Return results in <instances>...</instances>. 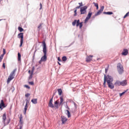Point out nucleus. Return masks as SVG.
<instances>
[{
    "label": "nucleus",
    "mask_w": 129,
    "mask_h": 129,
    "mask_svg": "<svg viewBox=\"0 0 129 129\" xmlns=\"http://www.w3.org/2000/svg\"><path fill=\"white\" fill-rule=\"evenodd\" d=\"M3 68H4V69H6V65H5V63H3Z\"/></svg>",
    "instance_id": "nucleus-41"
},
{
    "label": "nucleus",
    "mask_w": 129,
    "mask_h": 129,
    "mask_svg": "<svg viewBox=\"0 0 129 129\" xmlns=\"http://www.w3.org/2000/svg\"><path fill=\"white\" fill-rule=\"evenodd\" d=\"M42 44H43V56L41 58L39 63L41 64L42 62H46L47 61V46L46 45V42L45 41H42Z\"/></svg>",
    "instance_id": "nucleus-2"
},
{
    "label": "nucleus",
    "mask_w": 129,
    "mask_h": 129,
    "mask_svg": "<svg viewBox=\"0 0 129 129\" xmlns=\"http://www.w3.org/2000/svg\"><path fill=\"white\" fill-rule=\"evenodd\" d=\"M33 74L31 73V74L29 76V79H32L33 78Z\"/></svg>",
    "instance_id": "nucleus-34"
},
{
    "label": "nucleus",
    "mask_w": 129,
    "mask_h": 129,
    "mask_svg": "<svg viewBox=\"0 0 129 129\" xmlns=\"http://www.w3.org/2000/svg\"><path fill=\"white\" fill-rule=\"evenodd\" d=\"M52 102H53V98L50 99V100H49L48 106H49V107H51V108H54V104H53Z\"/></svg>",
    "instance_id": "nucleus-15"
},
{
    "label": "nucleus",
    "mask_w": 129,
    "mask_h": 129,
    "mask_svg": "<svg viewBox=\"0 0 129 129\" xmlns=\"http://www.w3.org/2000/svg\"><path fill=\"white\" fill-rule=\"evenodd\" d=\"M34 71H35V67L32 68L31 73L34 74Z\"/></svg>",
    "instance_id": "nucleus-31"
},
{
    "label": "nucleus",
    "mask_w": 129,
    "mask_h": 129,
    "mask_svg": "<svg viewBox=\"0 0 129 129\" xmlns=\"http://www.w3.org/2000/svg\"><path fill=\"white\" fill-rule=\"evenodd\" d=\"M12 88H14V87H13V86H12Z\"/></svg>",
    "instance_id": "nucleus-48"
},
{
    "label": "nucleus",
    "mask_w": 129,
    "mask_h": 129,
    "mask_svg": "<svg viewBox=\"0 0 129 129\" xmlns=\"http://www.w3.org/2000/svg\"><path fill=\"white\" fill-rule=\"evenodd\" d=\"M15 73H16V70H14L9 75L8 79L7 80V83L9 84L15 78Z\"/></svg>",
    "instance_id": "nucleus-5"
},
{
    "label": "nucleus",
    "mask_w": 129,
    "mask_h": 129,
    "mask_svg": "<svg viewBox=\"0 0 129 129\" xmlns=\"http://www.w3.org/2000/svg\"><path fill=\"white\" fill-rule=\"evenodd\" d=\"M31 102H32V103H33L34 104H37V103H38V99H32L31 100Z\"/></svg>",
    "instance_id": "nucleus-20"
},
{
    "label": "nucleus",
    "mask_w": 129,
    "mask_h": 129,
    "mask_svg": "<svg viewBox=\"0 0 129 129\" xmlns=\"http://www.w3.org/2000/svg\"><path fill=\"white\" fill-rule=\"evenodd\" d=\"M26 100V105H25L24 110V114H26L27 112V109H28V105L30 103V100H28V99H27Z\"/></svg>",
    "instance_id": "nucleus-10"
},
{
    "label": "nucleus",
    "mask_w": 129,
    "mask_h": 129,
    "mask_svg": "<svg viewBox=\"0 0 129 129\" xmlns=\"http://www.w3.org/2000/svg\"><path fill=\"white\" fill-rule=\"evenodd\" d=\"M57 91L58 92V95H61L62 93V89H58Z\"/></svg>",
    "instance_id": "nucleus-23"
},
{
    "label": "nucleus",
    "mask_w": 129,
    "mask_h": 129,
    "mask_svg": "<svg viewBox=\"0 0 129 129\" xmlns=\"http://www.w3.org/2000/svg\"><path fill=\"white\" fill-rule=\"evenodd\" d=\"M3 21V19H0V21Z\"/></svg>",
    "instance_id": "nucleus-47"
},
{
    "label": "nucleus",
    "mask_w": 129,
    "mask_h": 129,
    "mask_svg": "<svg viewBox=\"0 0 129 129\" xmlns=\"http://www.w3.org/2000/svg\"><path fill=\"white\" fill-rule=\"evenodd\" d=\"M18 61H21V53L20 52L18 53Z\"/></svg>",
    "instance_id": "nucleus-25"
},
{
    "label": "nucleus",
    "mask_w": 129,
    "mask_h": 129,
    "mask_svg": "<svg viewBox=\"0 0 129 129\" xmlns=\"http://www.w3.org/2000/svg\"><path fill=\"white\" fill-rule=\"evenodd\" d=\"M117 69L119 74H122V73H123V67L121 63H118L117 64Z\"/></svg>",
    "instance_id": "nucleus-8"
},
{
    "label": "nucleus",
    "mask_w": 129,
    "mask_h": 129,
    "mask_svg": "<svg viewBox=\"0 0 129 129\" xmlns=\"http://www.w3.org/2000/svg\"><path fill=\"white\" fill-rule=\"evenodd\" d=\"M93 5H94L95 7H96V10H98V8H99V7H98V4L95 3L94 2L93 3Z\"/></svg>",
    "instance_id": "nucleus-26"
},
{
    "label": "nucleus",
    "mask_w": 129,
    "mask_h": 129,
    "mask_svg": "<svg viewBox=\"0 0 129 129\" xmlns=\"http://www.w3.org/2000/svg\"><path fill=\"white\" fill-rule=\"evenodd\" d=\"M63 101H64V100H63V96H60L59 105H62V104L63 103Z\"/></svg>",
    "instance_id": "nucleus-21"
},
{
    "label": "nucleus",
    "mask_w": 129,
    "mask_h": 129,
    "mask_svg": "<svg viewBox=\"0 0 129 129\" xmlns=\"http://www.w3.org/2000/svg\"><path fill=\"white\" fill-rule=\"evenodd\" d=\"M108 68H109V66H108L107 68L105 69V73H107V71H108Z\"/></svg>",
    "instance_id": "nucleus-40"
},
{
    "label": "nucleus",
    "mask_w": 129,
    "mask_h": 129,
    "mask_svg": "<svg viewBox=\"0 0 129 129\" xmlns=\"http://www.w3.org/2000/svg\"><path fill=\"white\" fill-rule=\"evenodd\" d=\"M75 14H74V17H76L77 16V9H76L74 11Z\"/></svg>",
    "instance_id": "nucleus-33"
},
{
    "label": "nucleus",
    "mask_w": 129,
    "mask_h": 129,
    "mask_svg": "<svg viewBox=\"0 0 129 129\" xmlns=\"http://www.w3.org/2000/svg\"><path fill=\"white\" fill-rule=\"evenodd\" d=\"M112 82H113V79L112 77L109 76V75H104L103 83L104 87L106 86V83H107L109 88H110V89H113V88H114V85H113Z\"/></svg>",
    "instance_id": "nucleus-1"
},
{
    "label": "nucleus",
    "mask_w": 129,
    "mask_h": 129,
    "mask_svg": "<svg viewBox=\"0 0 129 129\" xmlns=\"http://www.w3.org/2000/svg\"><path fill=\"white\" fill-rule=\"evenodd\" d=\"M35 53H36V51H35V52H34V53L33 57H35Z\"/></svg>",
    "instance_id": "nucleus-46"
},
{
    "label": "nucleus",
    "mask_w": 129,
    "mask_h": 129,
    "mask_svg": "<svg viewBox=\"0 0 129 129\" xmlns=\"http://www.w3.org/2000/svg\"><path fill=\"white\" fill-rule=\"evenodd\" d=\"M58 105H59V100H57L54 102V107H56V108H59V106Z\"/></svg>",
    "instance_id": "nucleus-19"
},
{
    "label": "nucleus",
    "mask_w": 129,
    "mask_h": 129,
    "mask_svg": "<svg viewBox=\"0 0 129 129\" xmlns=\"http://www.w3.org/2000/svg\"><path fill=\"white\" fill-rule=\"evenodd\" d=\"M10 121L11 119L9 118L7 119V115L6 114V113L4 114L3 115V122L5 124V125H7V124H9Z\"/></svg>",
    "instance_id": "nucleus-6"
},
{
    "label": "nucleus",
    "mask_w": 129,
    "mask_h": 129,
    "mask_svg": "<svg viewBox=\"0 0 129 129\" xmlns=\"http://www.w3.org/2000/svg\"><path fill=\"white\" fill-rule=\"evenodd\" d=\"M18 38L21 39L20 47L23 46V43H24V33H20L18 35Z\"/></svg>",
    "instance_id": "nucleus-7"
},
{
    "label": "nucleus",
    "mask_w": 129,
    "mask_h": 129,
    "mask_svg": "<svg viewBox=\"0 0 129 129\" xmlns=\"http://www.w3.org/2000/svg\"><path fill=\"white\" fill-rule=\"evenodd\" d=\"M18 30H19V32H23L24 31V29H23V28H22L21 27H18Z\"/></svg>",
    "instance_id": "nucleus-27"
},
{
    "label": "nucleus",
    "mask_w": 129,
    "mask_h": 129,
    "mask_svg": "<svg viewBox=\"0 0 129 129\" xmlns=\"http://www.w3.org/2000/svg\"><path fill=\"white\" fill-rule=\"evenodd\" d=\"M115 85L117 86H125V85H127V81L126 80H124L121 82L118 80L116 81Z\"/></svg>",
    "instance_id": "nucleus-3"
},
{
    "label": "nucleus",
    "mask_w": 129,
    "mask_h": 129,
    "mask_svg": "<svg viewBox=\"0 0 129 129\" xmlns=\"http://www.w3.org/2000/svg\"><path fill=\"white\" fill-rule=\"evenodd\" d=\"M127 54H128V50L127 49H124L122 53V55L123 56H126Z\"/></svg>",
    "instance_id": "nucleus-18"
},
{
    "label": "nucleus",
    "mask_w": 129,
    "mask_h": 129,
    "mask_svg": "<svg viewBox=\"0 0 129 129\" xmlns=\"http://www.w3.org/2000/svg\"><path fill=\"white\" fill-rule=\"evenodd\" d=\"M103 14H104V15H113V13L111 12H104Z\"/></svg>",
    "instance_id": "nucleus-22"
},
{
    "label": "nucleus",
    "mask_w": 129,
    "mask_h": 129,
    "mask_svg": "<svg viewBox=\"0 0 129 129\" xmlns=\"http://www.w3.org/2000/svg\"><path fill=\"white\" fill-rule=\"evenodd\" d=\"M6 107V105H5V103H4V100H2L0 103V109H3V108H5Z\"/></svg>",
    "instance_id": "nucleus-16"
},
{
    "label": "nucleus",
    "mask_w": 129,
    "mask_h": 129,
    "mask_svg": "<svg viewBox=\"0 0 129 129\" xmlns=\"http://www.w3.org/2000/svg\"><path fill=\"white\" fill-rule=\"evenodd\" d=\"M58 65L61 66V63H60V62H58Z\"/></svg>",
    "instance_id": "nucleus-45"
},
{
    "label": "nucleus",
    "mask_w": 129,
    "mask_h": 129,
    "mask_svg": "<svg viewBox=\"0 0 129 129\" xmlns=\"http://www.w3.org/2000/svg\"><path fill=\"white\" fill-rule=\"evenodd\" d=\"M31 72H32V71H31V70H29V71H28V73H29V74H30V75H31Z\"/></svg>",
    "instance_id": "nucleus-43"
},
{
    "label": "nucleus",
    "mask_w": 129,
    "mask_h": 129,
    "mask_svg": "<svg viewBox=\"0 0 129 129\" xmlns=\"http://www.w3.org/2000/svg\"><path fill=\"white\" fill-rule=\"evenodd\" d=\"M25 87H26V88H27L28 89H30V86H29L28 85H25Z\"/></svg>",
    "instance_id": "nucleus-38"
},
{
    "label": "nucleus",
    "mask_w": 129,
    "mask_h": 129,
    "mask_svg": "<svg viewBox=\"0 0 129 129\" xmlns=\"http://www.w3.org/2000/svg\"><path fill=\"white\" fill-rule=\"evenodd\" d=\"M93 57V56L91 55L87 56V57L86 58V62H87V63H89V62H90L92 60Z\"/></svg>",
    "instance_id": "nucleus-14"
},
{
    "label": "nucleus",
    "mask_w": 129,
    "mask_h": 129,
    "mask_svg": "<svg viewBox=\"0 0 129 129\" xmlns=\"http://www.w3.org/2000/svg\"><path fill=\"white\" fill-rule=\"evenodd\" d=\"M125 92H126V91H124V92H123L122 93H120L119 94V96L120 97H121L122 96V95H123V94H124V93H125Z\"/></svg>",
    "instance_id": "nucleus-32"
},
{
    "label": "nucleus",
    "mask_w": 129,
    "mask_h": 129,
    "mask_svg": "<svg viewBox=\"0 0 129 129\" xmlns=\"http://www.w3.org/2000/svg\"><path fill=\"white\" fill-rule=\"evenodd\" d=\"M43 25V23H40L38 27V29H39V31H40V30H41V28H42V26Z\"/></svg>",
    "instance_id": "nucleus-28"
},
{
    "label": "nucleus",
    "mask_w": 129,
    "mask_h": 129,
    "mask_svg": "<svg viewBox=\"0 0 129 129\" xmlns=\"http://www.w3.org/2000/svg\"><path fill=\"white\" fill-rule=\"evenodd\" d=\"M30 95H31L29 93H27L25 94V97H29V96H30Z\"/></svg>",
    "instance_id": "nucleus-39"
},
{
    "label": "nucleus",
    "mask_w": 129,
    "mask_h": 129,
    "mask_svg": "<svg viewBox=\"0 0 129 129\" xmlns=\"http://www.w3.org/2000/svg\"><path fill=\"white\" fill-rule=\"evenodd\" d=\"M6 54V49H3V54L1 55L0 56V62L3 60V58H4V56Z\"/></svg>",
    "instance_id": "nucleus-17"
},
{
    "label": "nucleus",
    "mask_w": 129,
    "mask_h": 129,
    "mask_svg": "<svg viewBox=\"0 0 129 129\" xmlns=\"http://www.w3.org/2000/svg\"><path fill=\"white\" fill-rule=\"evenodd\" d=\"M88 8L87 6H84L83 7L81 8V15H85V14H86V10H87Z\"/></svg>",
    "instance_id": "nucleus-9"
},
{
    "label": "nucleus",
    "mask_w": 129,
    "mask_h": 129,
    "mask_svg": "<svg viewBox=\"0 0 129 129\" xmlns=\"http://www.w3.org/2000/svg\"><path fill=\"white\" fill-rule=\"evenodd\" d=\"M79 6L81 7H83V3H82V2L79 3Z\"/></svg>",
    "instance_id": "nucleus-37"
},
{
    "label": "nucleus",
    "mask_w": 129,
    "mask_h": 129,
    "mask_svg": "<svg viewBox=\"0 0 129 129\" xmlns=\"http://www.w3.org/2000/svg\"><path fill=\"white\" fill-rule=\"evenodd\" d=\"M80 8H81L80 6H78L76 8V9H80Z\"/></svg>",
    "instance_id": "nucleus-42"
},
{
    "label": "nucleus",
    "mask_w": 129,
    "mask_h": 129,
    "mask_svg": "<svg viewBox=\"0 0 129 129\" xmlns=\"http://www.w3.org/2000/svg\"><path fill=\"white\" fill-rule=\"evenodd\" d=\"M43 8V5H42V3H40V9L39 10H42Z\"/></svg>",
    "instance_id": "nucleus-35"
},
{
    "label": "nucleus",
    "mask_w": 129,
    "mask_h": 129,
    "mask_svg": "<svg viewBox=\"0 0 129 129\" xmlns=\"http://www.w3.org/2000/svg\"><path fill=\"white\" fill-rule=\"evenodd\" d=\"M83 22L80 23V20H75L74 22L72 23L73 26H75L76 25L77 27H79L80 29H82L83 26Z\"/></svg>",
    "instance_id": "nucleus-4"
},
{
    "label": "nucleus",
    "mask_w": 129,
    "mask_h": 129,
    "mask_svg": "<svg viewBox=\"0 0 129 129\" xmlns=\"http://www.w3.org/2000/svg\"><path fill=\"white\" fill-rule=\"evenodd\" d=\"M91 16H92V12H89L88 14V16H87L85 20V23H87V22H88V20H89L91 18Z\"/></svg>",
    "instance_id": "nucleus-11"
},
{
    "label": "nucleus",
    "mask_w": 129,
    "mask_h": 129,
    "mask_svg": "<svg viewBox=\"0 0 129 129\" xmlns=\"http://www.w3.org/2000/svg\"><path fill=\"white\" fill-rule=\"evenodd\" d=\"M62 61H67V57L66 56H63L62 58Z\"/></svg>",
    "instance_id": "nucleus-29"
},
{
    "label": "nucleus",
    "mask_w": 129,
    "mask_h": 129,
    "mask_svg": "<svg viewBox=\"0 0 129 129\" xmlns=\"http://www.w3.org/2000/svg\"><path fill=\"white\" fill-rule=\"evenodd\" d=\"M129 16V12H128L125 16L123 17L124 19H125V18Z\"/></svg>",
    "instance_id": "nucleus-30"
},
{
    "label": "nucleus",
    "mask_w": 129,
    "mask_h": 129,
    "mask_svg": "<svg viewBox=\"0 0 129 129\" xmlns=\"http://www.w3.org/2000/svg\"><path fill=\"white\" fill-rule=\"evenodd\" d=\"M104 10V6H102L101 7V9L97 12V13L95 14V17L97 16H99L103 12V10Z\"/></svg>",
    "instance_id": "nucleus-12"
},
{
    "label": "nucleus",
    "mask_w": 129,
    "mask_h": 129,
    "mask_svg": "<svg viewBox=\"0 0 129 129\" xmlns=\"http://www.w3.org/2000/svg\"><path fill=\"white\" fill-rule=\"evenodd\" d=\"M57 60L58 61H61V59H60V57H58Z\"/></svg>",
    "instance_id": "nucleus-44"
},
{
    "label": "nucleus",
    "mask_w": 129,
    "mask_h": 129,
    "mask_svg": "<svg viewBox=\"0 0 129 129\" xmlns=\"http://www.w3.org/2000/svg\"><path fill=\"white\" fill-rule=\"evenodd\" d=\"M60 118L61 119V122L62 124H64V123H66V121L68 120V119H67V118H66V117L64 116H61L60 117Z\"/></svg>",
    "instance_id": "nucleus-13"
},
{
    "label": "nucleus",
    "mask_w": 129,
    "mask_h": 129,
    "mask_svg": "<svg viewBox=\"0 0 129 129\" xmlns=\"http://www.w3.org/2000/svg\"><path fill=\"white\" fill-rule=\"evenodd\" d=\"M67 115H68V117L69 118V117H71V114L70 113V112L69 111V110H67Z\"/></svg>",
    "instance_id": "nucleus-24"
},
{
    "label": "nucleus",
    "mask_w": 129,
    "mask_h": 129,
    "mask_svg": "<svg viewBox=\"0 0 129 129\" xmlns=\"http://www.w3.org/2000/svg\"><path fill=\"white\" fill-rule=\"evenodd\" d=\"M28 83L30 85H34V82H29Z\"/></svg>",
    "instance_id": "nucleus-36"
}]
</instances>
